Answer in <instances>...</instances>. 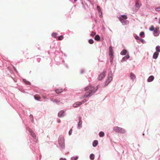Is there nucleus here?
<instances>
[{
  "instance_id": "72a5a7b5",
  "label": "nucleus",
  "mask_w": 160,
  "mask_h": 160,
  "mask_svg": "<svg viewBox=\"0 0 160 160\" xmlns=\"http://www.w3.org/2000/svg\"><path fill=\"white\" fill-rule=\"evenodd\" d=\"M95 35V32H92V33H91L90 35L91 36H94Z\"/></svg>"
},
{
  "instance_id": "f3484780",
  "label": "nucleus",
  "mask_w": 160,
  "mask_h": 160,
  "mask_svg": "<svg viewBox=\"0 0 160 160\" xmlns=\"http://www.w3.org/2000/svg\"><path fill=\"white\" fill-rule=\"evenodd\" d=\"M34 98L36 100H39L40 99V97L38 95H36L34 96Z\"/></svg>"
},
{
  "instance_id": "f704fd0d",
  "label": "nucleus",
  "mask_w": 160,
  "mask_h": 160,
  "mask_svg": "<svg viewBox=\"0 0 160 160\" xmlns=\"http://www.w3.org/2000/svg\"><path fill=\"white\" fill-rule=\"evenodd\" d=\"M104 135V132H101V137H103Z\"/></svg>"
},
{
  "instance_id": "e433bc0d",
  "label": "nucleus",
  "mask_w": 160,
  "mask_h": 160,
  "mask_svg": "<svg viewBox=\"0 0 160 160\" xmlns=\"http://www.w3.org/2000/svg\"><path fill=\"white\" fill-rule=\"evenodd\" d=\"M155 10L156 11H160V7L156 8H155Z\"/></svg>"
},
{
  "instance_id": "a18cd8bd",
  "label": "nucleus",
  "mask_w": 160,
  "mask_h": 160,
  "mask_svg": "<svg viewBox=\"0 0 160 160\" xmlns=\"http://www.w3.org/2000/svg\"><path fill=\"white\" fill-rule=\"evenodd\" d=\"M77 0H74V1H75V2H76V1Z\"/></svg>"
},
{
  "instance_id": "b1692460",
  "label": "nucleus",
  "mask_w": 160,
  "mask_h": 160,
  "mask_svg": "<svg viewBox=\"0 0 160 160\" xmlns=\"http://www.w3.org/2000/svg\"><path fill=\"white\" fill-rule=\"evenodd\" d=\"M23 82L27 85H29L30 84V83L28 81H27L25 79H23Z\"/></svg>"
},
{
  "instance_id": "20e7f679",
  "label": "nucleus",
  "mask_w": 160,
  "mask_h": 160,
  "mask_svg": "<svg viewBox=\"0 0 160 160\" xmlns=\"http://www.w3.org/2000/svg\"><path fill=\"white\" fill-rule=\"evenodd\" d=\"M112 74L111 72H109L108 75V80L105 82L104 86H107L112 80Z\"/></svg>"
},
{
  "instance_id": "423d86ee",
  "label": "nucleus",
  "mask_w": 160,
  "mask_h": 160,
  "mask_svg": "<svg viewBox=\"0 0 160 160\" xmlns=\"http://www.w3.org/2000/svg\"><path fill=\"white\" fill-rule=\"evenodd\" d=\"M109 54L110 56V62H112L113 59V51L111 46H110L109 47Z\"/></svg>"
},
{
  "instance_id": "473e14b6",
  "label": "nucleus",
  "mask_w": 160,
  "mask_h": 160,
  "mask_svg": "<svg viewBox=\"0 0 160 160\" xmlns=\"http://www.w3.org/2000/svg\"><path fill=\"white\" fill-rule=\"evenodd\" d=\"M129 58V55H128L127 56H126L124 57V58H123V59H128Z\"/></svg>"
},
{
  "instance_id": "7ed1b4c3",
  "label": "nucleus",
  "mask_w": 160,
  "mask_h": 160,
  "mask_svg": "<svg viewBox=\"0 0 160 160\" xmlns=\"http://www.w3.org/2000/svg\"><path fill=\"white\" fill-rule=\"evenodd\" d=\"M112 74L111 72H109L108 75V80L105 82L104 86H107L112 80Z\"/></svg>"
},
{
  "instance_id": "6ab92c4d",
  "label": "nucleus",
  "mask_w": 160,
  "mask_h": 160,
  "mask_svg": "<svg viewBox=\"0 0 160 160\" xmlns=\"http://www.w3.org/2000/svg\"><path fill=\"white\" fill-rule=\"evenodd\" d=\"M127 52V50H123L121 52V54L122 55H125L126 54Z\"/></svg>"
},
{
  "instance_id": "412c9836",
  "label": "nucleus",
  "mask_w": 160,
  "mask_h": 160,
  "mask_svg": "<svg viewBox=\"0 0 160 160\" xmlns=\"http://www.w3.org/2000/svg\"><path fill=\"white\" fill-rule=\"evenodd\" d=\"M106 72V70L104 71L102 73V78H103L105 77Z\"/></svg>"
},
{
  "instance_id": "ea45409f",
  "label": "nucleus",
  "mask_w": 160,
  "mask_h": 160,
  "mask_svg": "<svg viewBox=\"0 0 160 160\" xmlns=\"http://www.w3.org/2000/svg\"><path fill=\"white\" fill-rule=\"evenodd\" d=\"M60 160H66V159L65 158H61Z\"/></svg>"
},
{
  "instance_id": "4468645a",
  "label": "nucleus",
  "mask_w": 160,
  "mask_h": 160,
  "mask_svg": "<svg viewBox=\"0 0 160 160\" xmlns=\"http://www.w3.org/2000/svg\"><path fill=\"white\" fill-rule=\"evenodd\" d=\"M154 79V77L153 76H150L148 80V82H151Z\"/></svg>"
},
{
  "instance_id": "c756f323",
  "label": "nucleus",
  "mask_w": 160,
  "mask_h": 160,
  "mask_svg": "<svg viewBox=\"0 0 160 160\" xmlns=\"http://www.w3.org/2000/svg\"><path fill=\"white\" fill-rule=\"evenodd\" d=\"M78 156H76L72 158L71 160H77L78 159Z\"/></svg>"
},
{
  "instance_id": "9d476101",
  "label": "nucleus",
  "mask_w": 160,
  "mask_h": 160,
  "mask_svg": "<svg viewBox=\"0 0 160 160\" xmlns=\"http://www.w3.org/2000/svg\"><path fill=\"white\" fill-rule=\"evenodd\" d=\"M64 115V112L63 111H60L58 113V116L59 117H62Z\"/></svg>"
},
{
  "instance_id": "f03ea898",
  "label": "nucleus",
  "mask_w": 160,
  "mask_h": 160,
  "mask_svg": "<svg viewBox=\"0 0 160 160\" xmlns=\"http://www.w3.org/2000/svg\"><path fill=\"white\" fill-rule=\"evenodd\" d=\"M114 130L117 132L121 133H124L126 132L124 129L118 126L115 127L114 128Z\"/></svg>"
},
{
  "instance_id": "c9c22d12",
  "label": "nucleus",
  "mask_w": 160,
  "mask_h": 160,
  "mask_svg": "<svg viewBox=\"0 0 160 160\" xmlns=\"http://www.w3.org/2000/svg\"><path fill=\"white\" fill-rule=\"evenodd\" d=\"M86 100L84 99L82 102H80L82 103V104L85 103L86 101Z\"/></svg>"
},
{
  "instance_id": "37998d69",
  "label": "nucleus",
  "mask_w": 160,
  "mask_h": 160,
  "mask_svg": "<svg viewBox=\"0 0 160 160\" xmlns=\"http://www.w3.org/2000/svg\"><path fill=\"white\" fill-rule=\"evenodd\" d=\"M58 122H60V120H59L58 121Z\"/></svg>"
},
{
  "instance_id": "bb28decb",
  "label": "nucleus",
  "mask_w": 160,
  "mask_h": 160,
  "mask_svg": "<svg viewBox=\"0 0 160 160\" xmlns=\"http://www.w3.org/2000/svg\"><path fill=\"white\" fill-rule=\"evenodd\" d=\"M63 36L61 35L58 37V40H61L63 39Z\"/></svg>"
},
{
  "instance_id": "1a4fd4ad",
  "label": "nucleus",
  "mask_w": 160,
  "mask_h": 160,
  "mask_svg": "<svg viewBox=\"0 0 160 160\" xmlns=\"http://www.w3.org/2000/svg\"><path fill=\"white\" fill-rule=\"evenodd\" d=\"M153 33L155 36H157L159 34V28H157L154 30Z\"/></svg>"
},
{
  "instance_id": "c03bdc74",
  "label": "nucleus",
  "mask_w": 160,
  "mask_h": 160,
  "mask_svg": "<svg viewBox=\"0 0 160 160\" xmlns=\"http://www.w3.org/2000/svg\"><path fill=\"white\" fill-rule=\"evenodd\" d=\"M140 41H141L142 42L143 41V40H140Z\"/></svg>"
},
{
  "instance_id": "0eeeda50",
  "label": "nucleus",
  "mask_w": 160,
  "mask_h": 160,
  "mask_svg": "<svg viewBox=\"0 0 160 160\" xmlns=\"http://www.w3.org/2000/svg\"><path fill=\"white\" fill-rule=\"evenodd\" d=\"M127 18V17L125 15H121L120 17H119V19L120 22L122 24H125V21Z\"/></svg>"
},
{
  "instance_id": "cd10ccee",
  "label": "nucleus",
  "mask_w": 160,
  "mask_h": 160,
  "mask_svg": "<svg viewBox=\"0 0 160 160\" xmlns=\"http://www.w3.org/2000/svg\"><path fill=\"white\" fill-rule=\"evenodd\" d=\"M88 42L90 44H92L93 43L94 41L92 39H90L89 40Z\"/></svg>"
},
{
  "instance_id": "7c9ffc66",
  "label": "nucleus",
  "mask_w": 160,
  "mask_h": 160,
  "mask_svg": "<svg viewBox=\"0 0 160 160\" xmlns=\"http://www.w3.org/2000/svg\"><path fill=\"white\" fill-rule=\"evenodd\" d=\"M144 33L143 32H141L140 34V36L142 37H144Z\"/></svg>"
},
{
  "instance_id": "2eb2a0df",
  "label": "nucleus",
  "mask_w": 160,
  "mask_h": 160,
  "mask_svg": "<svg viewBox=\"0 0 160 160\" xmlns=\"http://www.w3.org/2000/svg\"><path fill=\"white\" fill-rule=\"evenodd\" d=\"M130 77L132 79V80H134L136 78V76H135V75L132 72H131L130 73Z\"/></svg>"
},
{
  "instance_id": "2f4dec72",
  "label": "nucleus",
  "mask_w": 160,
  "mask_h": 160,
  "mask_svg": "<svg viewBox=\"0 0 160 160\" xmlns=\"http://www.w3.org/2000/svg\"><path fill=\"white\" fill-rule=\"evenodd\" d=\"M82 124V121H79L78 123V127H81Z\"/></svg>"
},
{
  "instance_id": "dca6fc26",
  "label": "nucleus",
  "mask_w": 160,
  "mask_h": 160,
  "mask_svg": "<svg viewBox=\"0 0 160 160\" xmlns=\"http://www.w3.org/2000/svg\"><path fill=\"white\" fill-rule=\"evenodd\" d=\"M158 55V52H155L153 54V58L155 59H156L157 58Z\"/></svg>"
},
{
  "instance_id": "49530a36",
  "label": "nucleus",
  "mask_w": 160,
  "mask_h": 160,
  "mask_svg": "<svg viewBox=\"0 0 160 160\" xmlns=\"http://www.w3.org/2000/svg\"><path fill=\"white\" fill-rule=\"evenodd\" d=\"M99 136H100V132L99 133Z\"/></svg>"
},
{
  "instance_id": "a19ab883",
  "label": "nucleus",
  "mask_w": 160,
  "mask_h": 160,
  "mask_svg": "<svg viewBox=\"0 0 160 160\" xmlns=\"http://www.w3.org/2000/svg\"><path fill=\"white\" fill-rule=\"evenodd\" d=\"M97 8H98V12H99V11H100V8H99V6H98L97 7Z\"/></svg>"
},
{
  "instance_id": "9b49d317",
  "label": "nucleus",
  "mask_w": 160,
  "mask_h": 160,
  "mask_svg": "<svg viewBox=\"0 0 160 160\" xmlns=\"http://www.w3.org/2000/svg\"><path fill=\"white\" fill-rule=\"evenodd\" d=\"M65 89L62 88L57 89L55 90V92L57 93H59L62 92Z\"/></svg>"
},
{
  "instance_id": "58836bf2",
  "label": "nucleus",
  "mask_w": 160,
  "mask_h": 160,
  "mask_svg": "<svg viewBox=\"0 0 160 160\" xmlns=\"http://www.w3.org/2000/svg\"><path fill=\"white\" fill-rule=\"evenodd\" d=\"M81 117H78V119H79V121H82L81 120Z\"/></svg>"
},
{
  "instance_id": "aec40b11",
  "label": "nucleus",
  "mask_w": 160,
  "mask_h": 160,
  "mask_svg": "<svg viewBox=\"0 0 160 160\" xmlns=\"http://www.w3.org/2000/svg\"><path fill=\"white\" fill-rule=\"evenodd\" d=\"M100 37L99 35H97L95 36V39L96 41H99L100 39Z\"/></svg>"
},
{
  "instance_id": "ddd939ff",
  "label": "nucleus",
  "mask_w": 160,
  "mask_h": 160,
  "mask_svg": "<svg viewBox=\"0 0 160 160\" xmlns=\"http://www.w3.org/2000/svg\"><path fill=\"white\" fill-rule=\"evenodd\" d=\"M29 132L31 135L35 139L36 138V136L35 133L32 130H29Z\"/></svg>"
},
{
  "instance_id": "5701e85b",
  "label": "nucleus",
  "mask_w": 160,
  "mask_h": 160,
  "mask_svg": "<svg viewBox=\"0 0 160 160\" xmlns=\"http://www.w3.org/2000/svg\"><path fill=\"white\" fill-rule=\"evenodd\" d=\"M90 158L91 160H93L94 158V155L93 154H91L90 155Z\"/></svg>"
},
{
  "instance_id": "a878e982",
  "label": "nucleus",
  "mask_w": 160,
  "mask_h": 160,
  "mask_svg": "<svg viewBox=\"0 0 160 160\" xmlns=\"http://www.w3.org/2000/svg\"><path fill=\"white\" fill-rule=\"evenodd\" d=\"M135 38L137 40H143V39L141 38H140L138 36H135Z\"/></svg>"
},
{
  "instance_id": "6e6552de",
  "label": "nucleus",
  "mask_w": 160,
  "mask_h": 160,
  "mask_svg": "<svg viewBox=\"0 0 160 160\" xmlns=\"http://www.w3.org/2000/svg\"><path fill=\"white\" fill-rule=\"evenodd\" d=\"M141 5V3H139V2H136L135 6L136 11L138 10L139 9Z\"/></svg>"
},
{
  "instance_id": "393cba45",
  "label": "nucleus",
  "mask_w": 160,
  "mask_h": 160,
  "mask_svg": "<svg viewBox=\"0 0 160 160\" xmlns=\"http://www.w3.org/2000/svg\"><path fill=\"white\" fill-rule=\"evenodd\" d=\"M155 29V28H154V27L153 26H152L149 28V30L150 31H154V30Z\"/></svg>"
},
{
  "instance_id": "a211bd4d",
  "label": "nucleus",
  "mask_w": 160,
  "mask_h": 160,
  "mask_svg": "<svg viewBox=\"0 0 160 160\" xmlns=\"http://www.w3.org/2000/svg\"><path fill=\"white\" fill-rule=\"evenodd\" d=\"M98 144V141L97 140H95L93 143V146L95 147L97 146Z\"/></svg>"
},
{
  "instance_id": "c85d7f7f",
  "label": "nucleus",
  "mask_w": 160,
  "mask_h": 160,
  "mask_svg": "<svg viewBox=\"0 0 160 160\" xmlns=\"http://www.w3.org/2000/svg\"><path fill=\"white\" fill-rule=\"evenodd\" d=\"M57 35V34L56 33H52V36L53 37H54V38H56Z\"/></svg>"
},
{
  "instance_id": "4be33fe9",
  "label": "nucleus",
  "mask_w": 160,
  "mask_h": 160,
  "mask_svg": "<svg viewBox=\"0 0 160 160\" xmlns=\"http://www.w3.org/2000/svg\"><path fill=\"white\" fill-rule=\"evenodd\" d=\"M156 50L157 51L156 52H160V46H157L156 48Z\"/></svg>"
},
{
  "instance_id": "f257e3e1",
  "label": "nucleus",
  "mask_w": 160,
  "mask_h": 160,
  "mask_svg": "<svg viewBox=\"0 0 160 160\" xmlns=\"http://www.w3.org/2000/svg\"><path fill=\"white\" fill-rule=\"evenodd\" d=\"M98 88L97 87H94L92 86L89 85L87 87L85 88V91H88L84 95L83 98H84L88 96H91L93 93H94Z\"/></svg>"
},
{
  "instance_id": "39448f33",
  "label": "nucleus",
  "mask_w": 160,
  "mask_h": 160,
  "mask_svg": "<svg viewBox=\"0 0 160 160\" xmlns=\"http://www.w3.org/2000/svg\"><path fill=\"white\" fill-rule=\"evenodd\" d=\"M59 144L61 147H64V139L63 137H59L58 140Z\"/></svg>"
},
{
  "instance_id": "4c0bfd02",
  "label": "nucleus",
  "mask_w": 160,
  "mask_h": 160,
  "mask_svg": "<svg viewBox=\"0 0 160 160\" xmlns=\"http://www.w3.org/2000/svg\"><path fill=\"white\" fill-rule=\"evenodd\" d=\"M72 129H71L69 132V135H71L72 134Z\"/></svg>"
},
{
  "instance_id": "79ce46f5",
  "label": "nucleus",
  "mask_w": 160,
  "mask_h": 160,
  "mask_svg": "<svg viewBox=\"0 0 160 160\" xmlns=\"http://www.w3.org/2000/svg\"><path fill=\"white\" fill-rule=\"evenodd\" d=\"M158 22L159 24H160V18H159V22Z\"/></svg>"
},
{
  "instance_id": "f8f14e48",
  "label": "nucleus",
  "mask_w": 160,
  "mask_h": 160,
  "mask_svg": "<svg viewBox=\"0 0 160 160\" xmlns=\"http://www.w3.org/2000/svg\"><path fill=\"white\" fill-rule=\"evenodd\" d=\"M82 104V103L80 102H77L73 104V107L74 108H77Z\"/></svg>"
}]
</instances>
